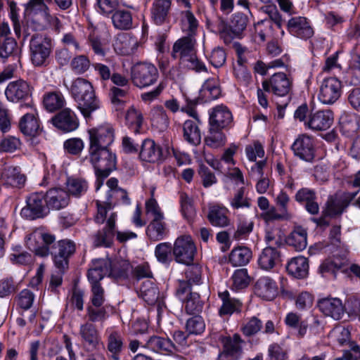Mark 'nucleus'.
<instances>
[{
    "label": "nucleus",
    "mask_w": 360,
    "mask_h": 360,
    "mask_svg": "<svg viewBox=\"0 0 360 360\" xmlns=\"http://www.w3.org/2000/svg\"><path fill=\"white\" fill-rule=\"evenodd\" d=\"M97 214L95 216V221L97 224H103L106 220L105 226L91 236V240L94 247L109 248L113 243L115 236V221L117 214L108 213L112 209L111 202L96 201Z\"/></svg>",
    "instance_id": "1"
},
{
    "label": "nucleus",
    "mask_w": 360,
    "mask_h": 360,
    "mask_svg": "<svg viewBox=\"0 0 360 360\" xmlns=\"http://www.w3.org/2000/svg\"><path fill=\"white\" fill-rule=\"evenodd\" d=\"M70 91L84 117H90L93 112L100 108V101L89 80L82 77L77 78L72 82Z\"/></svg>",
    "instance_id": "2"
},
{
    "label": "nucleus",
    "mask_w": 360,
    "mask_h": 360,
    "mask_svg": "<svg viewBox=\"0 0 360 360\" xmlns=\"http://www.w3.org/2000/svg\"><path fill=\"white\" fill-rule=\"evenodd\" d=\"M195 37L186 35L176 40L172 46L171 56L188 68L196 72H206L205 64L200 61L196 56Z\"/></svg>",
    "instance_id": "3"
},
{
    "label": "nucleus",
    "mask_w": 360,
    "mask_h": 360,
    "mask_svg": "<svg viewBox=\"0 0 360 360\" xmlns=\"http://www.w3.org/2000/svg\"><path fill=\"white\" fill-rule=\"evenodd\" d=\"M52 49L51 39L46 34H34L30 40V56L36 67L44 66Z\"/></svg>",
    "instance_id": "4"
},
{
    "label": "nucleus",
    "mask_w": 360,
    "mask_h": 360,
    "mask_svg": "<svg viewBox=\"0 0 360 360\" xmlns=\"http://www.w3.org/2000/svg\"><path fill=\"white\" fill-rule=\"evenodd\" d=\"M89 158L96 176L107 178L116 167V157L108 149L90 151Z\"/></svg>",
    "instance_id": "5"
},
{
    "label": "nucleus",
    "mask_w": 360,
    "mask_h": 360,
    "mask_svg": "<svg viewBox=\"0 0 360 360\" xmlns=\"http://www.w3.org/2000/svg\"><path fill=\"white\" fill-rule=\"evenodd\" d=\"M27 243L30 249L40 257L52 255L57 245L54 235L40 229L34 231L30 235Z\"/></svg>",
    "instance_id": "6"
},
{
    "label": "nucleus",
    "mask_w": 360,
    "mask_h": 360,
    "mask_svg": "<svg viewBox=\"0 0 360 360\" xmlns=\"http://www.w3.org/2000/svg\"><path fill=\"white\" fill-rule=\"evenodd\" d=\"M131 73L133 84L141 89L153 85L159 77L157 68L150 63L136 64L131 68Z\"/></svg>",
    "instance_id": "7"
},
{
    "label": "nucleus",
    "mask_w": 360,
    "mask_h": 360,
    "mask_svg": "<svg viewBox=\"0 0 360 360\" xmlns=\"http://www.w3.org/2000/svg\"><path fill=\"white\" fill-rule=\"evenodd\" d=\"M217 22L218 25L216 32L219 33L220 37L224 39L226 43H229L233 37H240L246 29L248 18L242 13H236L232 15L230 22V31L233 36L229 34L226 24L223 19L219 18Z\"/></svg>",
    "instance_id": "8"
},
{
    "label": "nucleus",
    "mask_w": 360,
    "mask_h": 360,
    "mask_svg": "<svg viewBox=\"0 0 360 360\" xmlns=\"http://www.w3.org/2000/svg\"><path fill=\"white\" fill-rule=\"evenodd\" d=\"M89 136V152L108 149L114 141V131L108 124L88 130Z\"/></svg>",
    "instance_id": "9"
},
{
    "label": "nucleus",
    "mask_w": 360,
    "mask_h": 360,
    "mask_svg": "<svg viewBox=\"0 0 360 360\" xmlns=\"http://www.w3.org/2000/svg\"><path fill=\"white\" fill-rule=\"evenodd\" d=\"M195 252V245L190 236H181L176 239L173 254L177 262L190 264L193 261Z\"/></svg>",
    "instance_id": "10"
},
{
    "label": "nucleus",
    "mask_w": 360,
    "mask_h": 360,
    "mask_svg": "<svg viewBox=\"0 0 360 360\" xmlns=\"http://www.w3.org/2000/svg\"><path fill=\"white\" fill-rule=\"evenodd\" d=\"M262 87L266 91L278 96H285L292 89V79L284 72H276L262 82Z\"/></svg>",
    "instance_id": "11"
},
{
    "label": "nucleus",
    "mask_w": 360,
    "mask_h": 360,
    "mask_svg": "<svg viewBox=\"0 0 360 360\" xmlns=\"http://www.w3.org/2000/svg\"><path fill=\"white\" fill-rule=\"evenodd\" d=\"M342 89V82L336 77L326 78L320 85L319 99L323 104H333L340 98Z\"/></svg>",
    "instance_id": "12"
},
{
    "label": "nucleus",
    "mask_w": 360,
    "mask_h": 360,
    "mask_svg": "<svg viewBox=\"0 0 360 360\" xmlns=\"http://www.w3.org/2000/svg\"><path fill=\"white\" fill-rule=\"evenodd\" d=\"M45 199L43 193H35L27 200V205L21 210L20 214L27 219L44 217L48 213V207L44 205Z\"/></svg>",
    "instance_id": "13"
},
{
    "label": "nucleus",
    "mask_w": 360,
    "mask_h": 360,
    "mask_svg": "<svg viewBox=\"0 0 360 360\" xmlns=\"http://www.w3.org/2000/svg\"><path fill=\"white\" fill-rule=\"evenodd\" d=\"M75 252V244L70 240H61L57 242L56 248L52 256L54 264L60 271L64 272L69 264V258Z\"/></svg>",
    "instance_id": "14"
},
{
    "label": "nucleus",
    "mask_w": 360,
    "mask_h": 360,
    "mask_svg": "<svg viewBox=\"0 0 360 360\" xmlns=\"http://www.w3.org/2000/svg\"><path fill=\"white\" fill-rule=\"evenodd\" d=\"M106 353L112 360H120V355L124 349V338L122 333L113 328L105 331Z\"/></svg>",
    "instance_id": "15"
},
{
    "label": "nucleus",
    "mask_w": 360,
    "mask_h": 360,
    "mask_svg": "<svg viewBox=\"0 0 360 360\" xmlns=\"http://www.w3.org/2000/svg\"><path fill=\"white\" fill-rule=\"evenodd\" d=\"M357 192H345L330 197L326 203V214L329 216L341 214L350 205Z\"/></svg>",
    "instance_id": "16"
},
{
    "label": "nucleus",
    "mask_w": 360,
    "mask_h": 360,
    "mask_svg": "<svg viewBox=\"0 0 360 360\" xmlns=\"http://www.w3.org/2000/svg\"><path fill=\"white\" fill-rule=\"evenodd\" d=\"M31 94L30 85L22 79L9 82L5 90L6 98L13 103L27 100Z\"/></svg>",
    "instance_id": "17"
},
{
    "label": "nucleus",
    "mask_w": 360,
    "mask_h": 360,
    "mask_svg": "<svg viewBox=\"0 0 360 360\" xmlns=\"http://www.w3.org/2000/svg\"><path fill=\"white\" fill-rule=\"evenodd\" d=\"M209 115L210 127L221 130L229 127L233 121L231 112L224 105H218L210 109Z\"/></svg>",
    "instance_id": "18"
},
{
    "label": "nucleus",
    "mask_w": 360,
    "mask_h": 360,
    "mask_svg": "<svg viewBox=\"0 0 360 360\" xmlns=\"http://www.w3.org/2000/svg\"><path fill=\"white\" fill-rule=\"evenodd\" d=\"M292 150L295 156L304 161L311 162L314 158V143L309 136H299L292 145Z\"/></svg>",
    "instance_id": "19"
},
{
    "label": "nucleus",
    "mask_w": 360,
    "mask_h": 360,
    "mask_svg": "<svg viewBox=\"0 0 360 360\" xmlns=\"http://www.w3.org/2000/svg\"><path fill=\"white\" fill-rule=\"evenodd\" d=\"M139 158L147 162L159 163L163 161L165 155L159 144L152 139H147L142 142Z\"/></svg>",
    "instance_id": "20"
},
{
    "label": "nucleus",
    "mask_w": 360,
    "mask_h": 360,
    "mask_svg": "<svg viewBox=\"0 0 360 360\" xmlns=\"http://www.w3.org/2000/svg\"><path fill=\"white\" fill-rule=\"evenodd\" d=\"M333 122V113L331 110H319L311 112L305 126L314 131H325L330 127Z\"/></svg>",
    "instance_id": "21"
},
{
    "label": "nucleus",
    "mask_w": 360,
    "mask_h": 360,
    "mask_svg": "<svg viewBox=\"0 0 360 360\" xmlns=\"http://www.w3.org/2000/svg\"><path fill=\"white\" fill-rule=\"evenodd\" d=\"M140 296L148 304H156L158 311L165 307L163 296L160 295L157 285L150 280L142 283L140 288Z\"/></svg>",
    "instance_id": "22"
},
{
    "label": "nucleus",
    "mask_w": 360,
    "mask_h": 360,
    "mask_svg": "<svg viewBox=\"0 0 360 360\" xmlns=\"http://www.w3.org/2000/svg\"><path fill=\"white\" fill-rule=\"evenodd\" d=\"M319 310L326 316H330L335 320L342 319L345 313V307L341 300L336 297H325L318 302Z\"/></svg>",
    "instance_id": "23"
},
{
    "label": "nucleus",
    "mask_w": 360,
    "mask_h": 360,
    "mask_svg": "<svg viewBox=\"0 0 360 360\" xmlns=\"http://www.w3.org/2000/svg\"><path fill=\"white\" fill-rule=\"evenodd\" d=\"M287 28L290 34L301 39H309L314 35V30L304 17L291 18L288 21Z\"/></svg>",
    "instance_id": "24"
},
{
    "label": "nucleus",
    "mask_w": 360,
    "mask_h": 360,
    "mask_svg": "<svg viewBox=\"0 0 360 360\" xmlns=\"http://www.w3.org/2000/svg\"><path fill=\"white\" fill-rule=\"evenodd\" d=\"M172 0H154L150 8L152 21L156 25L169 22Z\"/></svg>",
    "instance_id": "25"
},
{
    "label": "nucleus",
    "mask_w": 360,
    "mask_h": 360,
    "mask_svg": "<svg viewBox=\"0 0 360 360\" xmlns=\"http://www.w3.org/2000/svg\"><path fill=\"white\" fill-rule=\"evenodd\" d=\"M44 197L48 209L58 210L65 207L70 202L68 192L60 188L49 190Z\"/></svg>",
    "instance_id": "26"
},
{
    "label": "nucleus",
    "mask_w": 360,
    "mask_h": 360,
    "mask_svg": "<svg viewBox=\"0 0 360 360\" xmlns=\"http://www.w3.org/2000/svg\"><path fill=\"white\" fill-rule=\"evenodd\" d=\"M54 126L64 131L75 130L79 125L75 113L70 109L65 108L52 118Z\"/></svg>",
    "instance_id": "27"
},
{
    "label": "nucleus",
    "mask_w": 360,
    "mask_h": 360,
    "mask_svg": "<svg viewBox=\"0 0 360 360\" xmlns=\"http://www.w3.org/2000/svg\"><path fill=\"white\" fill-rule=\"evenodd\" d=\"M110 259H97L92 261L88 271V279L91 284H100L99 282L104 276H109Z\"/></svg>",
    "instance_id": "28"
},
{
    "label": "nucleus",
    "mask_w": 360,
    "mask_h": 360,
    "mask_svg": "<svg viewBox=\"0 0 360 360\" xmlns=\"http://www.w3.org/2000/svg\"><path fill=\"white\" fill-rule=\"evenodd\" d=\"M229 210L222 205H212L209 207L207 219L215 227L225 228L230 225Z\"/></svg>",
    "instance_id": "29"
},
{
    "label": "nucleus",
    "mask_w": 360,
    "mask_h": 360,
    "mask_svg": "<svg viewBox=\"0 0 360 360\" xmlns=\"http://www.w3.org/2000/svg\"><path fill=\"white\" fill-rule=\"evenodd\" d=\"M143 346L158 353L171 354L176 350V346L170 339L158 335L150 336Z\"/></svg>",
    "instance_id": "30"
},
{
    "label": "nucleus",
    "mask_w": 360,
    "mask_h": 360,
    "mask_svg": "<svg viewBox=\"0 0 360 360\" xmlns=\"http://www.w3.org/2000/svg\"><path fill=\"white\" fill-rule=\"evenodd\" d=\"M316 195L314 190L302 188L297 191L295 195V200L301 204L304 203L306 210L311 214H317L319 206L316 202Z\"/></svg>",
    "instance_id": "31"
},
{
    "label": "nucleus",
    "mask_w": 360,
    "mask_h": 360,
    "mask_svg": "<svg viewBox=\"0 0 360 360\" xmlns=\"http://www.w3.org/2000/svg\"><path fill=\"white\" fill-rule=\"evenodd\" d=\"M79 335L84 345L89 349H95L100 343V337L96 326L89 322L82 324L79 327Z\"/></svg>",
    "instance_id": "32"
},
{
    "label": "nucleus",
    "mask_w": 360,
    "mask_h": 360,
    "mask_svg": "<svg viewBox=\"0 0 360 360\" xmlns=\"http://www.w3.org/2000/svg\"><path fill=\"white\" fill-rule=\"evenodd\" d=\"M255 293L266 300L274 299L277 294L276 283L269 277H261L255 284Z\"/></svg>",
    "instance_id": "33"
},
{
    "label": "nucleus",
    "mask_w": 360,
    "mask_h": 360,
    "mask_svg": "<svg viewBox=\"0 0 360 360\" xmlns=\"http://www.w3.org/2000/svg\"><path fill=\"white\" fill-rule=\"evenodd\" d=\"M221 342L224 349L238 359L241 358L245 341L239 334L235 333L233 336H223L221 338Z\"/></svg>",
    "instance_id": "34"
},
{
    "label": "nucleus",
    "mask_w": 360,
    "mask_h": 360,
    "mask_svg": "<svg viewBox=\"0 0 360 360\" xmlns=\"http://www.w3.org/2000/svg\"><path fill=\"white\" fill-rule=\"evenodd\" d=\"M169 233L164 219H152L146 228V235L151 241L163 240Z\"/></svg>",
    "instance_id": "35"
},
{
    "label": "nucleus",
    "mask_w": 360,
    "mask_h": 360,
    "mask_svg": "<svg viewBox=\"0 0 360 360\" xmlns=\"http://www.w3.org/2000/svg\"><path fill=\"white\" fill-rule=\"evenodd\" d=\"M281 262L280 252L273 247L265 248L260 254L258 263L264 270H270Z\"/></svg>",
    "instance_id": "36"
},
{
    "label": "nucleus",
    "mask_w": 360,
    "mask_h": 360,
    "mask_svg": "<svg viewBox=\"0 0 360 360\" xmlns=\"http://www.w3.org/2000/svg\"><path fill=\"white\" fill-rule=\"evenodd\" d=\"M288 273L296 278H305L309 271L308 260L306 257L300 256L292 258L287 264Z\"/></svg>",
    "instance_id": "37"
},
{
    "label": "nucleus",
    "mask_w": 360,
    "mask_h": 360,
    "mask_svg": "<svg viewBox=\"0 0 360 360\" xmlns=\"http://www.w3.org/2000/svg\"><path fill=\"white\" fill-rule=\"evenodd\" d=\"M1 179L4 184L11 187H20L25 181V176L18 167L9 166L4 168Z\"/></svg>",
    "instance_id": "38"
},
{
    "label": "nucleus",
    "mask_w": 360,
    "mask_h": 360,
    "mask_svg": "<svg viewBox=\"0 0 360 360\" xmlns=\"http://www.w3.org/2000/svg\"><path fill=\"white\" fill-rule=\"evenodd\" d=\"M340 130L347 136H353L359 128L358 117L355 113H343L340 118Z\"/></svg>",
    "instance_id": "39"
},
{
    "label": "nucleus",
    "mask_w": 360,
    "mask_h": 360,
    "mask_svg": "<svg viewBox=\"0 0 360 360\" xmlns=\"http://www.w3.org/2000/svg\"><path fill=\"white\" fill-rule=\"evenodd\" d=\"M131 268L128 261L120 258L110 259L109 266V277L115 279H124L128 277L129 271Z\"/></svg>",
    "instance_id": "40"
},
{
    "label": "nucleus",
    "mask_w": 360,
    "mask_h": 360,
    "mask_svg": "<svg viewBox=\"0 0 360 360\" xmlns=\"http://www.w3.org/2000/svg\"><path fill=\"white\" fill-rule=\"evenodd\" d=\"M20 131L27 136H35L39 131V124L34 112L24 115L19 122Z\"/></svg>",
    "instance_id": "41"
},
{
    "label": "nucleus",
    "mask_w": 360,
    "mask_h": 360,
    "mask_svg": "<svg viewBox=\"0 0 360 360\" xmlns=\"http://www.w3.org/2000/svg\"><path fill=\"white\" fill-rule=\"evenodd\" d=\"M114 27L121 30H128L133 27L132 15L124 9L115 10L111 17Z\"/></svg>",
    "instance_id": "42"
},
{
    "label": "nucleus",
    "mask_w": 360,
    "mask_h": 360,
    "mask_svg": "<svg viewBox=\"0 0 360 360\" xmlns=\"http://www.w3.org/2000/svg\"><path fill=\"white\" fill-rule=\"evenodd\" d=\"M262 10L268 15L269 19L266 18L258 22L257 24V29H258V27L262 25L271 27V22H273L278 28H281L283 20L275 4H272L264 6L262 7Z\"/></svg>",
    "instance_id": "43"
},
{
    "label": "nucleus",
    "mask_w": 360,
    "mask_h": 360,
    "mask_svg": "<svg viewBox=\"0 0 360 360\" xmlns=\"http://www.w3.org/2000/svg\"><path fill=\"white\" fill-rule=\"evenodd\" d=\"M219 297L222 301V305L219 309V314L231 315L235 311L240 310L241 303L236 299L231 298L227 290L219 292Z\"/></svg>",
    "instance_id": "44"
},
{
    "label": "nucleus",
    "mask_w": 360,
    "mask_h": 360,
    "mask_svg": "<svg viewBox=\"0 0 360 360\" xmlns=\"http://www.w3.org/2000/svg\"><path fill=\"white\" fill-rule=\"evenodd\" d=\"M193 120H186L184 123V137L189 143L197 146L201 141V133L198 124Z\"/></svg>",
    "instance_id": "45"
},
{
    "label": "nucleus",
    "mask_w": 360,
    "mask_h": 360,
    "mask_svg": "<svg viewBox=\"0 0 360 360\" xmlns=\"http://www.w3.org/2000/svg\"><path fill=\"white\" fill-rule=\"evenodd\" d=\"M307 231L304 228L298 226L290 234L286 242L290 246L293 247L295 250L302 251L307 245Z\"/></svg>",
    "instance_id": "46"
},
{
    "label": "nucleus",
    "mask_w": 360,
    "mask_h": 360,
    "mask_svg": "<svg viewBox=\"0 0 360 360\" xmlns=\"http://www.w3.org/2000/svg\"><path fill=\"white\" fill-rule=\"evenodd\" d=\"M180 24L183 32H186L187 35L195 37L198 27V21L193 13L190 10L183 11L180 13Z\"/></svg>",
    "instance_id": "47"
},
{
    "label": "nucleus",
    "mask_w": 360,
    "mask_h": 360,
    "mask_svg": "<svg viewBox=\"0 0 360 360\" xmlns=\"http://www.w3.org/2000/svg\"><path fill=\"white\" fill-rule=\"evenodd\" d=\"M251 257V250L247 247L240 246L232 250L229 255V262L235 266H244L250 262Z\"/></svg>",
    "instance_id": "48"
},
{
    "label": "nucleus",
    "mask_w": 360,
    "mask_h": 360,
    "mask_svg": "<svg viewBox=\"0 0 360 360\" xmlns=\"http://www.w3.org/2000/svg\"><path fill=\"white\" fill-rule=\"evenodd\" d=\"M201 94L206 101L217 99L221 95L219 82L217 77L207 79L200 90Z\"/></svg>",
    "instance_id": "49"
},
{
    "label": "nucleus",
    "mask_w": 360,
    "mask_h": 360,
    "mask_svg": "<svg viewBox=\"0 0 360 360\" xmlns=\"http://www.w3.org/2000/svg\"><path fill=\"white\" fill-rule=\"evenodd\" d=\"M65 103V98L60 92H49L45 94L43 98L44 106L50 112L60 109L64 106Z\"/></svg>",
    "instance_id": "50"
},
{
    "label": "nucleus",
    "mask_w": 360,
    "mask_h": 360,
    "mask_svg": "<svg viewBox=\"0 0 360 360\" xmlns=\"http://www.w3.org/2000/svg\"><path fill=\"white\" fill-rule=\"evenodd\" d=\"M285 323L288 327L297 330L299 338H303L307 333L309 326L307 321H302L300 316L296 313H288L285 318Z\"/></svg>",
    "instance_id": "51"
},
{
    "label": "nucleus",
    "mask_w": 360,
    "mask_h": 360,
    "mask_svg": "<svg viewBox=\"0 0 360 360\" xmlns=\"http://www.w3.org/2000/svg\"><path fill=\"white\" fill-rule=\"evenodd\" d=\"M86 317L89 323H103L108 319V314L105 307L89 303L86 306Z\"/></svg>",
    "instance_id": "52"
},
{
    "label": "nucleus",
    "mask_w": 360,
    "mask_h": 360,
    "mask_svg": "<svg viewBox=\"0 0 360 360\" xmlns=\"http://www.w3.org/2000/svg\"><path fill=\"white\" fill-rule=\"evenodd\" d=\"M89 186L86 180L79 178H69L66 182L68 193L74 197H80L84 195Z\"/></svg>",
    "instance_id": "53"
},
{
    "label": "nucleus",
    "mask_w": 360,
    "mask_h": 360,
    "mask_svg": "<svg viewBox=\"0 0 360 360\" xmlns=\"http://www.w3.org/2000/svg\"><path fill=\"white\" fill-rule=\"evenodd\" d=\"M126 124L134 133L139 132L143 124L142 113L134 106H131L127 111L125 115Z\"/></svg>",
    "instance_id": "54"
},
{
    "label": "nucleus",
    "mask_w": 360,
    "mask_h": 360,
    "mask_svg": "<svg viewBox=\"0 0 360 360\" xmlns=\"http://www.w3.org/2000/svg\"><path fill=\"white\" fill-rule=\"evenodd\" d=\"M151 121L153 125L162 131L165 130L169 124V120L167 112L163 107L160 105H158L152 110Z\"/></svg>",
    "instance_id": "55"
},
{
    "label": "nucleus",
    "mask_w": 360,
    "mask_h": 360,
    "mask_svg": "<svg viewBox=\"0 0 360 360\" xmlns=\"http://www.w3.org/2000/svg\"><path fill=\"white\" fill-rule=\"evenodd\" d=\"M92 66L102 81H107L112 77L115 63L111 58H106L105 63H94Z\"/></svg>",
    "instance_id": "56"
},
{
    "label": "nucleus",
    "mask_w": 360,
    "mask_h": 360,
    "mask_svg": "<svg viewBox=\"0 0 360 360\" xmlns=\"http://www.w3.org/2000/svg\"><path fill=\"white\" fill-rule=\"evenodd\" d=\"M205 142L210 148H219L225 143V135L221 129L210 127L209 133L205 138Z\"/></svg>",
    "instance_id": "57"
},
{
    "label": "nucleus",
    "mask_w": 360,
    "mask_h": 360,
    "mask_svg": "<svg viewBox=\"0 0 360 360\" xmlns=\"http://www.w3.org/2000/svg\"><path fill=\"white\" fill-rule=\"evenodd\" d=\"M185 301V310L189 314H199L203 307V303L200 300V295L197 292H190Z\"/></svg>",
    "instance_id": "58"
},
{
    "label": "nucleus",
    "mask_w": 360,
    "mask_h": 360,
    "mask_svg": "<svg viewBox=\"0 0 360 360\" xmlns=\"http://www.w3.org/2000/svg\"><path fill=\"white\" fill-rule=\"evenodd\" d=\"M119 44L122 45L120 48V52L123 55H129L134 53L137 46V40L136 38L129 36V34H123L120 37L117 41L116 46L117 48Z\"/></svg>",
    "instance_id": "59"
},
{
    "label": "nucleus",
    "mask_w": 360,
    "mask_h": 360,
    "mask_svg": "<svg viewBox=\"0 0 360 360\" xmlns=\"http://www.w3.org/2000/svg\"><path fill=\"white\" fill-rule=\"evenodd\" d=\"M232 288L238 290L248 287L250 279L245 269H237L234 271L232 277Z\"/></svg>",
    "instance_id": "60"
},
{
    "label": "nucleus",
    "mask_w": 360,
    "mask_h": 360,
    "mask_svg": "<svg viewBox=\"0 0 360 360\" xmlns=\"http://www.w3.org/2000/svg\"><path fill=\"white\" fill-rule=\"evenodd\" d=\"M34 298V294L30 290L24 289L16 295L15 302L18 307L27 310L32 306Z\"/></svg>",
    "instance_id": "61"
},
{
    "label": "nucleus",
    "mask_w": 360,
    "mask_h": 360,
    "mask_svg": "<svg viewBox=\"0 0 360 360\" xmlns=\"http://www.w3.org/2000/svg\"><path fill=\"white\" fill-rule=\"evenodd\" d=\"M180 203L181 212L184 218L188 221H191L195 215V210L192 200L186 193H181L180 194Z\"/></svg>",
    "instance_id": "62"
},
{
    "label": "nucleus",
    "mask_w": 360,
    "mask_h": 360,
    "mask_svg": "<svg viewBox=\"0 0 360 360\" xmlns=\"http://www.w3.org/2000/svg\"><path fill=\"white\" fill-rule=\"evenodd\" d=\"M186 329L188 334L199 335L205 329V324L200 316H194L186 321Z\"/></svg>",
    "instance_id": "63"
},
{
    "label": "nucleus",
    "mask_w": 360,
    "mask_h": 360,
    "mask_svg": "<svg viewBox=\"0 0 360 360\" xmlns=\"http://www.w3.org/2000/svg\"><path fill=\"white\" fill-rule=\"evenodd\" d=\"M262 328V321L256 316H252L243 324L241 331L245 336L250 337L260 331Z\"/></svg>",
    "instance_id": "64"
}]
</instances>
